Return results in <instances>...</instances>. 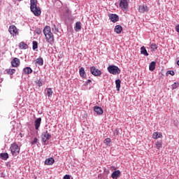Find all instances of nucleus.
Instances as JSON below:
<instances>
[{
  "label": "nucleus",
  "instance_id": "f257e3e1",
  "mask_svg": "<svg viewBox=\"0 0 179 179\" xmlns=\"http://www.w3.org/2000/svg\"><path fill=\"white\" fill-rule=\"evenodd\" d=\"M43 34L45 37L46 42L52 44L55 39L54 34L51 32V27L45 26L43 29Z\"/></svg>",
  "mask_w": 179,
  "mask_h": 179
},
{
  "label": "nucleus",
  "instance_id": "f03ea898",
  "mask_svg": "<svg viewBox=\"0 0 179 179\" xmlns=\"http://www.w3.org/2000/svg\"><path fill=\"white\" fill-rule=\"evenodd\" d=\"M30 5L31 12L35 16H40L41 15V9L40 7H37V0H30Z\"/></svg>",
  "mask_w": 179,
  "mask_h": 179
},
{
  "label": "nucleus",
  "instance_id": "7ed1b4c3",
  "mask_svg": "<svg viewBox=\"0 0 179 179\" xmlns=\"http://www.w3.org/2000/svg\"><path fill=\"white\" fill-rule=\"evenodd\" d=\"M10 150L13 156H17V155H19L20 152V148L19 147V145H17V144L13 143L10 145Z\"/></svg>",
  "mask_w": 179,
  "mask_h": 179
},
{
  "label": "nucleus",
  "instance_id": "20e7f679",
  "mask_svg": "<svg viewBox=\"0 0 179 179\" xmlns=\"http://www.w3.org/2000/svg\"><path fill=\"white\" fill-rule=\"evenodd\" d=\"M108 71L109 73H111L112 75H120L121 73V70L118 66L111 65L108 67Z\"/></svg>",
  "mask_w": 179,
  "mask_h": 179
},
{
  "label": "nucleus",
  "instance_id": "39448f33",
  "mask_svg": "<svg viewBox=\"0 0 179 179\" xmlns=\"http://www.w3.org/2000/svg\"><path fill=\"white\" fill-rule=\"evenodd\" d=\"M51 138H52V136L48 133V131H43L41 134V141L44 144L47 143V141H50Z\"/></svg>",
  "mask_w": 179,
  "mask_h": 179
},
{
  "label": "nucleus",
  "instance_id": "423d86ee",
  "mask_svg": "<svg viewBox=\"0 0 179 179\" xmlns=\"http://www.w3.org/2000/svg\"><path fill=\"white\" fill-rule=\"evenodd\" d=\"M119 7L123 12H125L129 8L128 1L127 0H120Z\"/></svg>",
  "mask_w": 179,
  "mask_h": 179
},
{
  "label": "nucleus",
  "instance_id": "0eeeda50",
  "mask_svg": "<svg viewBox=\"0 0 179 179\" xmlns=\"http://www.w3.org/2000/svg\"><path fill=\"white\" fill-rule=\"evenodd\" d=\"M9 33L11 36H17L19 34V31H17V28L15 25H10L8 29Z\"/></svg>",
  "mask_w": 179,
  "mask_h": 179
},
{
  "label": "nucleus",
  "instance_id": "6e6552de",
  "mask_svg": "<svg viewBox=\"0 0 179 179\" xmlns=\"http://www.w3.org/2000/svg\"><path fill=\"white\" fill-rule=\"evenodd\" d=\"M90 72L94 76H101L102 75L101 71L94 66L90 68Z\"/></svg>",
  "mask_w": 179,
  "mask_h": 179
},
{
  "label": "nucleus",
  "instance_id": "1a4fd4ad",
  "mask_svg": "<svg viewBox=\"0 0 179 179\" xmlns=\"http://www.w3.org/2000/svg\"><path fill=\"white\" fill-rule=\"evenodd\" d=\"M138 11L140 13H148L149 12V7L145 4L141 5L138 7Z\"/></svg>",
  "mask_w": 179,
  "mask_h": 179
},
{
  "label": "nucleus",
  "instance_id": "9d476101",
  "mask_svg": "<svg viewBox=\"0 0 179 179\" xmlns=\"http://www.w3.org/2000/svg\"><path fill=\"white\" fill-rule=\"evenodd\" d=\"M11 65H12L13 68H17V66H19V65H20V60L18 58L15 57L11 61Z\"/></svg>",
  "mask_w": 179,
  "mask_h": 179
},
{
  "label": "nucleus",
  "instance_id": "9b49d317",
  "mask_svg": "<svg viewBox=\"0 0 179 179\" xmlns=\"http://www.w3.org/2000/svg\"><path fill=\"white\" fill-rule=\"evenodd\" d=\"M109 18L110 21L113 22V23H115L118 22V20H120V17L117 15V14H110L109 15Z\"/></svg>",
  "mask_w": 179,
  "mask_h": 179
},
{
  "label": "nucleus",
  "instance_id": "f8f14e48",
  "mask_svg": "<svg viewBox=\"0 0 179 179\" xmlns=\"http://www.w3.org/2000/svg\"><path fill=\"white\" fill-rule=\"evenodd\" d=\"M59 25L57 24H52L51 26L52 31L55 34H58L59 32V27H58Z\"/></svg>",
  "mask_w": 179,
  "mask_h": 179
},
{
  "label": "nucleus",
  "instance_id": "ddd939ff",
  "mask_svg": "<svg viewBox=\"0 0 179 179\" xmlns=\"http://www.w3.org/2000/svg\"><path fill=\"white\" fill-rule=\"evenodd\" d=\"M41 125V117H38V118L34 121L35 129L38 130Z\"/></svg>",
  "mask_w": 179,
  "mask_h": 179
},
{
  "label": "nucleus",
  "instance_id": "4468645a",
  "mask_svg": "<svg viewBox=\"0 0 179 179\" xmlns=\"http://www.w3.org/2000/svg\"><path fill=\"white\" fill-rule=\"evenodd\" d=\"M121 176V171L120 170L115 171L111 174V178L113 179H117Z\"/></svg>",
  "mask_w": 179,
  "mask_h": 179
},
{
  "label": "nucleus",
  "instance_id": "2eb2a0df",
  "mask_svg": "<svg viewBox=\"0 0 179 179\" xmlns=\"http://www.w3.org/2000/svg\"><path fill=\"white\" fill-rule=\"evenodd\" d=\"M22 73L24 75H30V73H33V69L30 67H25L22 70Z\"/></svg>",
  "mask_w": 179,
  "mask_h": 179
},
{
  "label": "nucleus",
  "instance_id": "dca6fc26",
  "mask_svg": "<svg viewBox=\"0 0 179 179\" xmlns=\"http://www.w3.org/2000/svg\"><path fill=\"white\" fill-rule=\"evenodd\" d=\"M53 163H55V160L52 157L48 158L45 160V164L46 166H51Z\"/></svg>",
  "mask_w": 179,
  "mask_h": 179
},
{
  "label": "nucleus",
  "instance_id": "f3484780",
  "mask_svg": "<svg viewBox=\"0 0 179 179\" xmlns=\"http://www.w3.org/2000/svg\"><path fill=\"white\" fill-rule=\"evenodd\" d=\"M94 110L95 111V113H96V114L98 115H101L103 113V108H101V107H99L97 106L94 107Z\"/></svg>",
  "mask_w": 179,
  "mask_h": 179
},
{
  "label": "nucleus",
  "instance_id": "a211bd4d",
  "mask_svg": "<svg viewBox=\"0 0 179 179\" xmlns=\"http://www.w3.org/2000/svg\"><path fill=\"white\" fill-rule=\"evenodd\" d=\"M74 30L76 31H80V30H82V22H77L76 23V26L74 27Z\"/></svg>",
  "mask_w": 179,
  "mask_h": 179
},
{
  "label": "nucleus",
  "instance_id": "6ab92c4d",
  "mask_svg": "<svg viewBox=\"0 0 179 179\" xmlns=\"http://www.w3.org/2000/svg\"><path fill=\"white\" fill-rule=\"evenodd\" d=\"M16 72V69H7L4 71V73H6L7 75H13Z\"/></svg>",
  "mask_w": 179,
  "mask_h": 179
},
{
  "label": "nucleus",
  "instance_id": "aec40b11",
  "mask_svg": "<svg viewBox=\"0 0 179 179\" xmlns=\"http://www.w3.org/2000/svg\"><path fill=\"white\" fill-rule=\"evenodd\" d=\"M19 48L20 50H27V48H29V45L24 42H21L19 44Z\"/></svg>",
  "mask_w": 179,
  "mask_h": 179
},
{
  "label": "nucleus",
  "instance_id": "412c9836",
  "mask_svg": "<svg viewBox=\"0 0 179 179\" xmlns=\"http://www.w3.org/2000/svg\"><path fill=\"white\" fill-rule=\"evenodd\" d=\"M79 73H80V76L81 78H83V79H85V78H86V71H85V68L81 67L79 69Z\"/></svg>",
  "mask_w": 179,
  "mask_h": 179
},
{
  "label": "nucleus",
  "instance_id": "4be33fe9",
  "mask_svg": "<svg viewBox=\"0 0 179 179\" xmlns=\"http://www.w3.org/2000/svg\"><path fill=\"white\" fill-rule=\"evenodd\" d=\"M114 31L117 34H121V31H122V27H121V25H116Z\"/></svg>",
  "mask_w": 179,
  "mask_h": 179
},
{
  "label": "nucleus",
  "instance_id": "5701e85b",
  "mask_svg": "<svg viewBox=\"0 0 179 179\" xmlns=\"http://www.w3.org/2000/svg\"><path fill=\"white\" fill-rule=\"evenodd\" d=\"M141 54H143V55H145V57L149 56V53H148V50H146L145 46L141 48Z\"/></svg>",
  "mask_w": 179,
  "mask_h": 179
},
{
  "label": "nucleus",
  "instance_id": "b1692460",
  "mask_svg": "<svg viewBox=\"0 0 179 179\" xmlns=\"http://www.w3.org/2000/svg\"><path fill=\"white\" fill-rule=\"evenodd\" d=\"M162 137H163V134H162V133L155 132L152 134L153 139H159V138H162Z\"/></svg>",
  "mask_w": 179,
  "mask_h": 179
},
{
  "label": "nucleus",
  "instance_id": "393cba45",
  "mask_svg": "<svg viewBox=\"0 0 179 179\" xmlns=\"http://www.w3.org/2000/svg\"><path fill=\"white\" fill-rule=\"evenodd\" d=\"M155 69H156V62H152L150 63L149 70L153 71Z\"/></svg>",
  "mask_w": 179,
  "mask_h": 179
},
{
  "label": "nucleus",
  "instance_id": "a878e982",
  "mask_svg": "<svg viewBox=\"0 0 179 179\" xmlns=\"http://www.w3.org/2000/svg\"><path fill=\"white\" fill-rule=\"evenodd\" d=\"M36 64H38V65H40V66H43V65H44V60L43 59V57L36 59Z\"/></svg>",
  "mask_w": 179,
  "mask_h": 179
},
{
  "label": "nucleus",
  "instance_id": "bb28decb",
  "mask_svg": "<svg viewBox=\"0 0 179 179\" xmlns=\"http://www.w3.org/2000/svg\"><path fill=\"white\" fill-rule=\"evenodd\" d=\"M115 85H116V89L117 92H120V89L121 88V80L117 79L115 80Z\"/></svg>",
  "mask_w": 179,
  "mask_h": 179
},
{
  "label": "nucleus",
  "instance_id": "cd10ccee",
  "mask_svg": "<svg viewBox=\"0 0 179 179\" xmlns=\"http://www.w3.org/2000/svg\"><path fill=\"white\" fill-rule=\"evenodd\" d=\"M1 159H3V160H7V159L9 158V155L8 153H1L0 154Z\"/></svg>",
  "mask_w": 179,
  "mask_h": 179
},
{
  "label": "nucleus",
  "instance_id": "c85d7f7f",
  "mask_svg": "<svg viewBox=\"0 0 179 179\" xmlns=\"http://www.w3.org/2000/svg\"><path fill=\"white\" fill-rule=\"evenodd\" d=\"M32 45H33L32 48H33L34 50H37L38 48V43L36 41H34L32 42Z\"/></svg>",
  "mask_w": 179,
  "mask_h": 179
},
{
  "label": "nucleus",
  "instance_id": "c756f323",
  "mask_svg": "<svg viewBox=\"0 0 179 179\" xmlns=\"http://www.w3.org/2000/svg\"><path fill=\"white\" fill-rule=\"evenodd\" d=\"M155 146L157 149H162V148H163V144L162 143V141H157L155 143Z\"/></svg>",
  "mask_w": 179,
  "mask_h": 179
},
{
  "label": "nucleus",
  "instance_id": "7c9ffc66",
  "mask_svg": "<svg viewBox=\"0 0 179 179\" xmlns=\"http://www.w3.org/2000/svg\"><path fill=\"white\" fill-rule=\"evenodd\" d=\"M52 90L51 88H47V96L48 97H51L52 96Z\"/></svg>",
  "mask_w": 179,
  "mask_h": 179
},
{
  "label": "nucleus",
  "instance_id": "2f4dec72",
  "mask_svg": "<svg viewBox=\"0 0 179 179\" xmlns=\"http://www.w3.org/2000/svg\"><path fill=\"white\" fill-rule=\"evenodd\" d=\"M150 48L152 51H155V50H157V45H156V43H152L150 45Z\"/></svg>",
  "mask_w": 179,
  "mask_h": 179
},
{
  "label": "nucleus",
  "instance_id": "473e14b6",
  "mask_svg": "<svg viewBox=\"0 0 179 179\" xmlns=\"http://www.w3.org/2000/svg\"><path fill=\"white\" fill-rule=\"evenodd\" d=\"M179 87V83L178 82H175L173 85H172V90H174L175 89H177V87Z\"/></svg>",
  "mask_w": 179,
  "mask_h": 179
},
{
  "label": "nucleus",
  "instance_id": "72a5a7b5",
  "mask_svg": "<svg viewBox=\"0 0 179 179\" xmlns=\"http://www.w3.org/2000/svg\"><path fill=\"white\" fill-rule=\"evenodd\" d=\"M65 13L69 16V15H71V13H72V12L71 11V10H69V8H65Z\"/></svg>",
  "mask_w": 179,
  "mask_h": 179
},
{
  "label": "nucleus",
  "instance_id": "f704fd0d",
  "mask_svg": "<svg viewBox=\"0 0 179 179\" xmlns=\"http://www.w3.org/2000/svg\"><path fill=\"white\" fill-rule=\"evenodd\" d=\"M36 85H38V86L39 87H41V86H43V83H42L41 80H37L36 81Z\"/></svg>",
  "mask_w": 179,
  "mask_h": 179
},
{
  "label": "nucleus",
  "instance_id": "c9c22d12",
  "mask_svg": "<svg viewBox=\"0 0 179 179\" xmlns=\"http://www.w3.org/2000/svg\"><path fill=\"white\" fill-rule=\"evenodd\" d=\"M166 73H167L168 75H171V76H174V75H175L174 71H171V70L168 71L166 72Z\"/></svg>",
  "mask_w": 179,
  "mask_h": 179
},
{
  "label": "nucleus",
  "instance_id": "e433bc0d",
  "mask_svg": "<svg viewBox=\"0 0 179 179\" xmlns=\"http://www.w3.org/2000/svg\"><path fill=\"white\" fill-rule=\"evenodd\" d=\"M104 143H106L107 145H108V143H111V138H106Z\"/></svg>",
  "mask_w": 179,
  "mask_h": 179
},
{
  "label": "nucleus",
  "instance_id": "4c0bfd02",
  "mask_svg": "<svg viewBox=\"0 0 179 179\" xmlns=\"http://www.w3.org/2000/svg\"><path fill=\"white\" fill-rule=\"evenodd\" d=\"M90 83H92V80L88 79L87 81L85 82L84 86H87Z\"/></svg>",
  "mask_w": 179,
  "mask_h": 179
},
{
  "label": "nucleus",
  "instance_id": "58836bf2",
  "mask_svg": "<svg viewBox=\"0 0 179 179\" xmlns=\"http://www.w3.org/2000/svg\"><path fill=\"white\" fill-rule=\"evenodd\" d=\"M37 142H38V139H37V138H35L31 143V145H36V143H37Z\"/></svg>",
  "mask_w": 179,
  "mask_h": 179
},
{
  "label": "nucleus",
  "instance_id": "ea45409f",
  "mask_svg": "<svg viewBox=\"0 0 179 179\" xmlns=\"http://www.w3.org/2000/svg\"><path fill=\"white\" fill-rule=\"evenodd\" d=\"M175 29H176V31H177V33H179V24L176 25Z\"/></svg>",
  "mask_w": 179,
  "mask_h": 179
},
{
  "label": "nucleus",
  "instance_id": "a19ab883",
  "mask_svg": "<svg viewBox=\"0 0 179 179\" xmlns=\"http://www.w3.org/2000/svg\"><path fill=\"white\" fill-rule=\"evenodd\" d=\"M64 179H71V176L69 175H66L64 176Z\"/></svg>",
  "mask_w": 179,
  "mask_h": 179
},
{
  "label": "nucleus",
  "instance_id": "79ce46f5",
  "mask_svg": "<svg viewBox=\"0 0 179 179\" xmlns=\"http://www.w3.org/2000/svg\"><path fill=\"white\" fill-rule=\"evenodd\" d=\"M177 65L179 66V60L177 61Z\"/></svg>",
  "mask_w": 179,
  "mask_h": 179
},
{
  "label": "nucleus",
  "instance_id": "37998d69",
  "mask_svg": "<svg viewBox=\"0 0 179 179\" xmlns=\"http://www.w3.org/2000/svg\"><path fill=\"white\" fill-rule=\"evenodd\" d=\"M17 1H22V0H17Z\"/></svg>",
  "mask_w": 179,
  "mask_h": 179
}]
</instances>
